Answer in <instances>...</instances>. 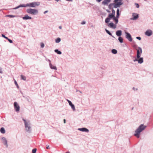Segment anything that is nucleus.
Instances as JSON below:
<instances>
[{
    "label": "nucleus",
    "instance_id": "obj_51",
    "mask_svg": "<svg viewBox=\"0 0 153 153\" xmlns=\"http://www.w3.org/2000/svg\"><path fill=\"white\" fill-rule=\"evenodd\" d=\"M59 28L60 29H62V27H61V26H59Z\"/></svg>",
    "mask_w": 153,
    "mask_h": 153
},
{
    "label": "nucleus",
    "instance_id": "obj_43",
    "mask_svg": "<svg viewBox=\"0 0 153 153\" xmlns=\"http://www.w3.org/2000/svg\"><path fill=\"white\" fill-rule=\"evenodd\" d=\"M86 23V22L85 21H83L81 23V24L82 25H84Z\"/></svg>",
    "mask_w": 153,
    "mask_h": 153
},
{
    "label": "nucleus",
    "instance_id": "obj_3",
    "mask_svg": "<svg viewBox=\"0 0 153 153\" xmlns=\"http://www.w3.org/2000/svg\"><path fill=\"white\" fill-rule=\"evenodd\" d=\"M123 2H119L117 3L114 2L113 3H111L108 5V8L109 9H111V6H113L114 8H117V7H119L123 4Z\"/></svg>",
    "mask_w": 153,
    "mask_h": 153
},
{
    "label": "nucleus",
    "instance_id": "obj_40",
    "mask_svg": "<svg viewBox=\"0 0 153 153\" xmlns=\"http://www.w3.org/2000/svg\"><path fill=\"white\" fill-rule=\"evenodd\" d=\"M2 36L4 37V38H5L6 39H8V37H6L3 34H2Z\"/></svg>",
    "mask_w": 153,
    "mask_h": 153
},
{
    "label": "nucleus",
    "instance_id": "obj_39",
    "mask_svg": "<svg viewBox=\"0 0 153 153\" xmlns=\"http://www.w3.org/2000/svg\"><path fill=\"white\" fill-rule=\"evenodd\" d=\"M7 39L8 41L10 43H13V41L11 40L8 39H8Z\"/></svg>",
    "mask_w": 153,
    "mask_h": 153
},
{
    "label": "nucleus",
    "instance_id": "obj_11",
    "mask_svg": "<svg viewBox=\"0 0 153 153\" xmlns=\"http://www.w3.org/2000/svg\"><path fill=\"white\" fill-rule=\"evenodd\" d=\"M145 34L148 36H150L153 34V31L150 29H148L145 32Z\"/></svg>",
    "mask_w": 153,
    "mask_h": 153
},
{
    "label": "nucleus",
    "instance_id": "obj_34",
    "mask_svg": "<svg viewBox=\"0 0 153 153\" xmlns=\"http://www.w3.org/2000/svg\"><path fill=\"white\" fill-rule=\"evenodd\" d=\"M122 0H114V2H117V3L119 2H122Z\"/></svg>",
    "mask_w": 153,
    "mask_h": 153
},
{
    "label": "nucleus",
    "instance_id": "obj_29",
    "mask_svg": "<svg viewBox=\"0 0 153 153\" xmlns=\"http://www.w3.org/2000/svg\"><path fill=\"white\" fill-rule=\"evenodd\" d=\"M112 53L114 54H116L117 53V51L115 49H113L111 50Z\"/></svg>",
    "mask_w": 153,
    "mask_h": 153
},
{
    "label": "nucleus",
    "instance_id": "obj_32",
    "mask_svg": "<svg viewBox=\"0 0 153 153\" xmlns=\"http://www.w3.org/2000/svg\"><path fill=\"white\" fill-rule=\"evenodd\" d=\"M14 83H15V84L17 86V88H19V87L18 85V84L17 83V82L15 80H14Z\"/></svg>",
    "mask_w": 153,
    "mask_h": 153
},
{
    "label": "nucleus",
    "instance_id": "obj_4",
    "mask_svg": "<svg viewBox=\"0 0 153 153\" xmlns=\"http://www.w3.org/2000/svg\"><path fill=\"white\" fill-rule=\"evenodd\" d=\"M40 4V3L39 2H33L30 3L25 4L26 7H35L36 6H38Z\"/></svg>",
    "mask_w": 153,
    "mask_h": 153
},
{
    "label": "nucleus",
    "instance_id": "obj_8",
    "mask_svg": "<svg viewBox=\"0 0 153 153\" xmlns=\"http://www.w3.org/2000/svg\"><path fill=\"white\" fill-rule=\"evenodd\" d=\"M136 50L137 51L136 57L137 58H139L140 56H141L142 53V49L141 47H138V49H136Z\"/></svg>",
    "mask_w": 153,
    "mask_h": 153
},
{
    "label": "nucleus",
    "instance_id": "obj_41",
    "mask_svg": "<svg viewBox=\"0 0 153 153\" xmlns=\"http://www.w3.org/2000/svg\"><path fill=\"white\" fill-rule=\"evenodd\" d=\"M0 73L1 74H2L3 73L2 70V68H0Z\"/></svg>",
    "mask_w": 153,
    "mask_h": 153
},
{
    "label": "nucleus",
    "instance_id": "obj_35",
    "mask_svg": "<svg viewBox=\"0 0 153 153\" xmlns=\"http://www.w3.org/2000/svg\"><path fill=\"white\" fill-rule=\"evenodd\" d=\"M36 150H37V149L36 148L33 149L32 151V153H36Z\"/></svg>",
    "mask_w": 153,
    "mask_h": 153
},
{
    "label": "nucleus",
    "instance_id": "obj_13",
    "mask_svg": "<svg viewBox=\"0 0 153 153\" xmlns=\"http://www.w3.org/2000/svg\"><path fill=\"white\" fill-rule=\"evenodd\" d=\"M132 16L133 18L130 19L131 20H136L139 17V15L138 14L135 13H133Z\"/></svg>",
    "mask_w": 153,
    "mask_h": 153
},
{
    "label": "nucleus",
    "instance_id": "obj_54",
    "mask_svg": "<svg viewBox=\"0 0 153 153\" xmlns=\"http://www.w3.org/2000/svg\"><path fill=\"white\" fill-rule=\"evenodd\" d=\"M66 153H70V152H66Z\"/></svg>",
    "mask_w": 153,
    "mask_h": 153
},
{
    "label": "nucleus",
    "instance_id": "obj_6",
    "mask_svg": "<svg viewBox=\"0 0 153 153\" xmlns=\"http://www.w3.org/2000/svg\"><path fill=\"white\" fill-rule=\"evenodd\" d=\"M141 56H140L139 58H137L136 57L135 59L133 60L134 62L137 61L138 63L141 64L143 62V57H140Z\"/></svg>",
    "mask_w": 153,
    "mask_h": 153
},
{
    "label": "nucleus",
    "instance_id": "obj_44",
    "mask_svg": "<svg viewBox=\"0 0 153 153\" xmlns=\"http://www.w3.org/2000/svg\"><path fill=\"white\" fill-rule=\"evenodd\" d=\"M136 38L137 39H138L139 40H140L141 39V38L140 37H136Z\"/></svg>",
    "mask_w": 153,
    "mask_h": 153
},
{
    "label": "nucleus",
    "instance_id": "obj_21",
    "mask_svg": "<svg viewBox=\"0 0 153 153\" xmlns=\"http://www.w3.org/2000/svg\"><path fill=\"white\" fill-rule=\"evenodd\" d=\"M105 30L106 32V33L108 34L109 35H110V36H111L113 38H115V37L112 35L111 33L109 30H107L106 29H105Z\"/></svg>",
    "mask_w": 153,
    "mask_h": 153
},
{
    "label": "nucleus",
    "instance_id": "obj_10",
    "mask_svg": "<svg viewBox=\"0 0 153 153\" xmlns=\"http://www.w3.org/2000/svg\"><path fill=\"white\" fill-rule=\"evenodd\" d=\"M125 33L126 34V38L127 39L129 42H131L132 40V39L130 34L129 33L127 32H126Z\"/></svg>",
    "mask_w": 153,
    "mask_h": 153
},
{
    "label": "nucleus",
    "instance_id": "obj_24",
    "mask_svg": "<svg viewBox=\"0 0 153 153\" xmlns=\"http://www.w3.org/2000/svg\"><path fill=\"white\" fill-rule=\"evenodd\" d=\"M54 51L55 53H57L58 54H62V52L59 51L58 49H55L54 50Z\"/></svg>",
    "mask_w": 153,
    "mask_h": 153
},
{
    "label": "nucleus",
    "instance_id": "obj_27",
    "mask_svg": "<svg viewBox=\"0 0 153 153\" xmlns=\"http://www.w3.org/2000/svg\"><path fill=\"white\" fill-rule=\"evenodd\" d=\"M70 106H71V108L73 111H75L76 110V109L74 105L72 104Z\"/></svg>",
    "mask_w": 153,
    "mask_h": 153
},
{
    "label": "nucleus",
    "instance_id": "obj_30",
    "mask_svg": "<svg viewBox=\"0 0 153 153\" xmlns=\"http://www.w3.org/2000/svg\"><path fill=\"white\" fill-rule=\"evenodd\" d=\"M21 79L23 80H24L25 81L26 80V77L23 75H21Z\"/></svg>",
    "mask_w": 153,
    "mask_h": 153
},
{
    "label": "nucleus",
    "instance_id": "obj_53",
    "mask_svg": "<svg viewBox=\"0 0 153 153\" xmlns=\"http://www.w3.org/2000/svg\"><path fill=\"white\" fill-rule=\"evenodd\" d=\"M66 1H72V0H66Z\"/></svg>",
    "mask_w": 153,
    "mask_h": 153
},
{
    "label": "nucleus",
    "instance_id": "obj_55",
    "mask_svg": "<svg viewBox=\"0 0 153 153\" xmlns=\"http://www.w3.org/2000/svg\"><path fill=\"white\" fill-rule=\"evenodd\" d=\"M55 0L57 1H59V0Z\"/></svg>",
    "mask_w": 153,
    "mask_h": 153
},
{
    "label": "nucleus",
    "instance_id": "obj_33",
    "mask_svg": "<svg viewBox=\"0 0 153 153\" xmlns=\"http://www.w3.org/2000/svg\"><path fill=\"white\" fill-rule=\"evenodd\" d=\"M66 100L68 101V102L69 103V104L70 105H71L72 104V102L70 101L69 100H68L67 99Z\"/></svg>",
    "mask_w": 153,
    "mask_h": 153
},
{
    "label": "nucleus",
    "instance_id": "obj_25",
    "mask_svg": "<svg viewBox=\"0 0 153 153\" xmlns=\"http://www.w3.org/2000/svg\"><path fill=\"white\" fill-rule=\"evenodd\" d=\"M120 10L119 9H117V16L116 17L117 18H119L120 16L119 13Z\"/></svg>",
    "mask_w": 153,
    "mask_h": 153
},
{
    "label": "nucleus",
    "instance_id": "obj_16",
    "mask_svg": "<svg viewBox=\"0 0 153 153\" xmlns=\"http://www.w3.org/2000/svg\"><path fill=\"white\" fill-rule=\"evenodd\" d=\"M111 0H104L102 2V4L104 5H108V3L111 1Z\"/></svg>",
    "mask_w": 153,
    "mask_h": 153
},
{
    "label": "nucleus",
    "instance_id": "obj_18",
    "mask_svg": "<svg viewBox=\"0 0 153 153\" xmlns=\"http://www.w3.org/2000/svg\"><path fill=\"white\" fill-rule=\"evenodd\" d=\"M116 35L118 36H120L122 34V31L121 30H118L116 32Z\"/></svg>",
    "mask_w": 153,
    "mask_h": 153
},
{
    "label": "nucleus",
    "instance_id": "obj_38",
    "mask_svg": "<svg viewBox=\"0 0 153 153\" xmlns=\"http://www.w3.org/2000/svg\"><path fill=\"white\" fill-rule=\"evenodd\" d=\"M112 13L115 15V11L114 9H112Z\"/></svg>",
    "mask_w": 153,
    "mask_h": 153
},
{
    "label": "nucleus",
    "instance_id": "obj_20",
    "mask_svg": "<svg viewBox=\"0 0 153 153\" xmlns=\"http://www.w3.org/2000/svg\"><path fill=\"white\" fill-rule=\"evenodd\" d=\"M49 65L51 69L55 70H57L56 67L55 66H53L51 63H50Z\"/></svg>",
    "mask_w": 153,
    "mask_h": 153
},
{
    "label": "nucleus",
    "instance_id": "obj_52",
    "mask_svg": "<svg viewBox=\"0 0 153 153\" xmlns=\"http://www.w3.org/2000/svg\"><path fill=\"white\" fill-rule=\"evenodd\" d=\"M107 11L108 12V13H110V11L108 10H107Z\"/></svg>",
    "mask_w": 153,
    "mask_h": 153
},
{
    "label": "nucleus",
    "instance_id": "obj_37",
    "mask_svg": "<svg viewBox=\"0 0 153 153\" xmlns=\"http://www.w3.org/2000/svg\"><path fill=\"white\" fill-rule=\"evenodd\" d=\"M45 46V45L44 43H41V47L42 48H43Z\"/></svg>",
    "mask_w": 153,
    "mask_h": 153
},
{
    "label": "nucleus",
    "instance_id": "obj_48",
    "mask_svg": "<svg viewBox=\"0 0 153 153\" xmlns=\"http://www.w3.org/2000/svg\"><path fill=\"white\" fill-rule=\"evenodd\" d=\"M97 7L96 6H95L94 7H93V8L95 9L96 8H97Z\"/></svg>",
    "mask_w": 153,
    "mask_h": 153
},
{
    "label": "nucleus",
    "instance_id": "obj_2",
    "mask_svg": "<svg viewBox=\"0 0 153 153\" xmlns=\"http://www.w3.org/2000/svg\"><path fill=\"white\" fill-rule=\"evenodd\" d=\"M22 120L24 121L25 131L28 133H30L32 131V128L30 121L24 118Z\"/></svg>",
    "mask_w": 153,
    "mask_h": 153
},
{
    "label": "nucleus",
    "instance_id": "obj_7",
    "mask_svg": "<svg viewBox=\"0 0 153 153\" xmlns=\"http://www.w3.org/2000/svg\"><path fill=\"white\" fill-rule=\"evenodd\" d=\"M114 17H115V16L114 15L111 13L109 14L108 15V17L107 18L105 19V22L107 23H108L109 22L111 19H113Z\"/></svg>",
    "mask_w": 153,
    "mask_h": 153
},
{
    "label": "nucleus",
    "instance_id": "obj_12",
    "mask_svg": "<svg viewBox=\"0 0 153 153\" xmlns=\"http://www.w3.org/2000/svg\"><path fill=\"white\" fill-rule=\"evenodd\" d=\"M14 106L16 111L17 112H19L20 110V107L16 102H14Z\"/></svg>",
    "mask_w": 153,
    "mask_h": 153
},
{
    "label": "nucleus",
    "instance_id": "obj_17",
    "mask_svg": "<svg viewBox=\"0 0 153 153\" xmlns=\"http://www.w3.org/2000/svg\"><path fill=\"white\" fill-rule=\"evenodd\" d=\"M22 19L23 20H27L28 19H32V17L30 16H29L27 15H25L22 17Z\"/></svg>",
    "mask_w": 153,
    "mask_h": 153
},
{
    "label": "nucleus",
    "instance_id": "obj_45",
    "mask_svg": "<svg viewBox=\"0 0 153 153\" xmlns=\"http://www.w3.org/2000/svg\"><path fill=\"white\" fill-rule=\"evenodd\" d=\"M46 60L49 62V65L50 64V63H51L50 60H49V59H46Z\"/></svg>",
    "mask_w": 153,
    "mask_h": 153
},
{
    "label": "nucleus",
    "instance_id": "obj_22",
    "mask_svg": "<svg viewBox=\"0 0 153 153\" xmlns=\"http://www.w3.org/2000/svg\"><path fill=\"white\" fill-rule=\"evenodd\" d=\"M61 39L59 37H58L55 39V42L56 43H58L61 41Z\"/></svg>",
    "mask_w": 153,
    "mask_h": 153
},
{
    "label": "nucleus",
    "instance_id": "obj_14",
    "mask_svg": "<svg viewBox=\"0 0 153 153\" xmlns=\"http://www.w3.org/2000/svg\"><path fill=\"white\" fill-rule=\"evenodd\" d=\"M78 130L82 131L85 132H88L89 131V130L85 128H79L78 129Z\"/></svg>",
    "mask_w": 153,
    "mask_h": 153
},
{
    "label": "nucleus",
    "instance_id": "obj_9",
    "mask_svg": "<svg viewBox=\"0 0 153 153\" xmlns=\"http://www.w3.org/2000/svg\"><path fill=\"white\" fill-rule=\"evenodd\" d=\"M1 140L5 147L7 148L8 147V145L7 144V141L6 138L4 137H2L1 138Z\"/></svg>",
    "mask_w": 153,
    "mask_h": 153
},
{
    "label": "nucleus",
    "instance_id": "obj_42",
    "mask_svg": "<svg viewBox=\"0 0 153 153\" xmlns=\"http://www.w3.org/2000/svg\"><path fill=\"white\" fill-rule=\"evenodd\" d=\"M132 89L134 90L135 91H137V90H138L137 88H135L134 87H133V88H132Z\"/></svg>",
    "mask_w": 153,
    "mask_h": 153
},
{
    "label": "nucleus",
    "instance_id": "obj_5",
    "mask_svg": "<svg viewBox=\"0 0 153 153\" xmlns=\"http://www.w3.org/2000/svg\"><path fill=\"white\" fill-rule=\"evenodd\" d=\"M26 12L32 15H36L38 13V10L36 9H33L32 8L27 9L26 10Z\"/></svg>",
    "mask_w": 153,
    "mask_h": 153
},
{
    "label": "nucleus",
    "instance_id": "obj_56",
    "mask_svg": "<svg viewBox=\"0 0 153 153\" xmlns=\"http://www.w3.org/2000/svg\"><path fill=\"white\" fill-rule=\"evenodd\" d=\"M145 0V1H146V0Z\"/></svg>",
    "mask_w": 153,
    "mask_h": 153
},
{
    "label": "nucleus",
    "instance_id": "obj_36",
    "mask_svg": "<svg viewBox=\"0 0 153 153\" xmlns=\"http://www.w3.org/2000/svg\"><path fill=\"white\" fill-rule=\"evenodd\" d=\"M134 5H135L136 6V7L137 8H139V4H137V3H134Z\"/></svg>",
    "mask_w": 153,
    "mask_h": 153
},
{
    "label": "nucleus",
    "instance_id": "obj_28",
    "mask_svg": "<svg viewBox=\"0 0 153 153\" xmlns=\"http://www.w3.org/2000/svg\"><path fill=\"white\" fill-rule=\"evenodd\" d=\"M0 131L2 134H4L5 133V130L4 128L2 127L1 128Z\"/></svg>",
    "mask_w": 153,
    "mask_h": 153
},
{
    "label": "nucleus",
    "instance_id": "obj_47",
    "mask_svg": "<svg viewBox=\"0 0 153 153\" xmlns=\"http://www.w3.org/2000/svg\"><path fill=\"white\" fill-rule=\"evenodd\" d=\"M102 0H96V1L98 2H100Z\"/></svg>",
    "mask_w": 153,
    "mask_h": 153
},
{
    "label": "nucleus",
    "instance_id": "obj_19",
    "mask_svg": "<svg viewBox=\"0 0 153 153\" xmlns=\"http://www.w3.org/2000/svg\"><path fill=\"white\" fill-rule=\"evenodd\" d=\"M21 7H26V6H25V4H21L16 7L13 8V10H16Z\"/></svg>",
    "mask_w": 153,
    "mask_h": 153
},
{
    "label": "nucleus",
    "instance_id": "obj_15",
    "mask_svg": "<svg viewBox=\"0 0 153 153\" xmlns=\"http://www.w3.org/2000/svg\"><path fill=\"white\" fill-rule=\"evenodd\" d=\"M108 27L112 28L115 29L116 28V25L112 22L108 24Z\"/></svg>",
    "mask_w": 153,
    "mask_h": 153
},
{
    "label": "nucleus",
    "instance_id": "obj_49",
    "mask_svg": "<svg viewBox=\"0 0 153 153\" xmlns=\"http://www.w3.org/2000/svg\"><path fill=\"white\" fill-rule=\"evenodd\" d=\"M46 148L47 149H49V146H47V147H46Z\"/></svg>",
    "mask_w": 153,
    "mask_h": 153
},
{
    "label": "nucleus",
    "instance_id": "obj_46",
    "mask_svg": "<svg viewBox=\"0 0 153 153\" xmlns=\"http://www.w3.org/2000/svg\"><path fill=\"white\" fill-rule=\"evenodd\" d=\"M48 10H46V11H44V14H45L46 13H48Z\"/></svg>",
    "mask_w": 153,
    "mask_h": 153
},
{
    "label": "nucleus",
    "instance_id": "obj_26",
    "mask_svg": "<svg viewBox=\"0 0 153 153\" xmlns=\"http://www.w3.org/2000/svg\"><path fill=\"white\" fill-rule=\"evenodd\" d=\"M118 40L119 41V42L121 43H122L123 42V38L121 36H120L118 38Z\"/></svg>",
    "mask_w": 153,
    "mask_h": 153
},
{
    "label": "nucleus",
    "instance_id": "obj_23",
    "mask_svg": "<svg viewBox=\"0 0 153 153\" xmlns=\"http://www.w3.org/2000/svg\"><path fill=\"white\" fill-rule=\"evenodd\" d=\"M118 18H117V17H114L113 19L114 21L115 22V24H117L118 22Z\"/></svg>",
    "mask_w": 153,
    "mask_h": 153
},
{
    "label": "nucleus",
    "instance_id": "obj_1",
    "mask_svg": "<svg viewBox=\"0 0 153 153\" xmlns=\"http://www.w3.org/2000/svg\"><path fill=\"white\" fill-rule=\"evenodd\" d=\"M146 127V126L144 125L143 124L140 125L135 130L134 134V136L137 138H139L141 133L144 131Z\"/></svg>",
    "mask_w": 153,
    "mask_h": 153
},
{
    "label": "nucleus",
    "instance_id": "obj_31",
    "mask_svg": "<svg viewBox=\"0 0 153 153\" xmlns=\"http://www.w3.org/2000/svg\"><path fill=\"white\" fill-rule=\"evenodd\" d=\"M6 16L10 17V18H13V17H15L16 16H14V15H7Z\"/></svg>",
    "mask_w": 153,
    "mask_h": 153
},
{
    "label": "nucleus",
    "instance_id": "obj_50",
    "mask_svg": "<svg viewBox=\"0 0 153 153\" xmlns=\"http://www.w3.org/2000/svg\"><path fill=\"white\" fill-rule=\"evenodd\" d=\"M63 121H64V123H66V120L65 119H64Z\"/></svg>",
    "mask_w": 153,
    "mask_h": 153
}]
</instances>
